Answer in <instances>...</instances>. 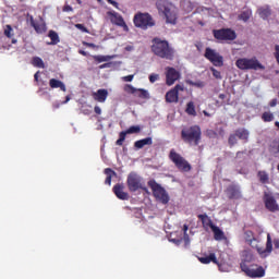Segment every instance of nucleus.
<instances>
[{"label": "nucleus", "mask_w": 279, "mask_h": 279, "mask_svg": "<svg viewBox=\"0 0 279 279\" xmlns=\"http://www.w3.org/2000/svg\"><path fill=\"white\" fill-rule=\"evenodd\" d=\"M69 101H71V96H66L65 101H63L62 104H69Z\"/></svg>", "instance_id": "57"}, {"label": "nucleus", "mask_w": 279, "mask_h": 279, "mask_svg": "<svg viewBox=\"0 0 279 279\" xmlns=\"http://www.w3.org/2000/svg\"><path fill=\"white\" fill-rule=\"evenodd\" d=\"M124 90H125V93H129V95H135V96L138 93V88H136L130 84L124 86Z\"/></svg>", "instance_id": "35"}, {"label": "nucleus", "mask_w": 279, "mask_h": 279, "mask_svg": "<svg viewBox=\"0 0 279 279\" xmlns=\"http://www.w3.org/2000/svg\"><path fill=\"white\" fill-rule=\"evenodd\" d=\"M141 132V126L133 125L130 126L126 131H123V133L128 136V134H138Z\"/></svg>", "instance_id": "33"}, {"label": "nucleus", "mask_w": 279, "mask_h": 279, "mask_svg": "<svg viewBox=\"0 0 279 279\" xmlns=\"http://www.w3.org/2000/svg\"><path fill=\"white\" fill-rule=\"evenodd\" d=\"M157 8L159 12L166 16V23H170V25H175V21H178V9L173 3L161 1L157 3Z\"/></svg>", "instance_id": "4"}, {"label": "nucleus", "mask_w": 279, "mask_h": 279, "mask_svg": "<svg viewBox=\"0 0 279 279\" xmlns=\"http://www.w3.org/2000/svg\"><path fill=\"white\" fill-rule=\"evenodd\" d=\"M34 29L37 32V34H43V32H45L47 28L46 26L41 23V24H36V23H32Z\"/></svg>", "instance_id": "38"}, {"label": "nucleus", "mask_w": 279, "mask_h": 279, "mask_svg": "<svg viewBox=\"0 0 279 279\" xmlns=\"http://www.w3.org/2000/svg\"><path fill=\"white\" fill-rule=\"evenodd\" d=\"M235 136H238L240 141L247 143V140L250 138V131H247V129H239L235 131Z\"/></svg>", "instance_id": "22"}, {"label": "nucleus", "mask_w": 279, "mask_h": 279, "mask_svg": "<svg viewBox=\"0 0 279 279\" xmlns=\"http://www.w3.org/2000/svg\"><path fill=\"white\" fill-rule=\"evenodd\" d=\"M244 239L247 243V245H251V247H254L257 250L259 256L262 258H267L269 254L274 251V242L271 241V234H267V242H266V247L263 248V246L258 245V240L254 238V233L252 231H246L244 233Z\"/></svg>", "instance_id": "1"}, {"label": "nucleus", "mask_w": 279, "mask_h": 279, "mask_svg": "<svg viewBox=\"0 0 279 279\" xmlns=\"http://www.w3.org/2000/svg\"><path fill=\"white\" fill-rule=\"evenodd\" d=\"M114 58H117V56H104V54H98V56H94V60H96V62H110V60H114Z\"/></svg>", "instance_id": "26"}, {"label": "nucleus", "mask_w": 279, "mask_h": 279, "mask_svg": "<svg viewBox=\"0 0 279 279\" xmlns=\"http://www.w3.org/2000/svg\"><path fill=\"white\" fill-rule=\"evenodd\" d=\"M172 243H175V245H180L182 243V240L172 239L170 240Z\"/></svg>", "instance_id": "54"}, {"label": "nucleus", "mask_w": 279, "mask_h": 279, "mask_svg": "<svg viewBox=\"0 0 279 279\" xmlns=\"http://www.w3.org/2000/svg\"><path fill=\"white\" fill-rule=\"evenodd\" d=\"M214 37L217 40H234L236 38V33L230 28L214 31Z\"/></svg>", "instance_id": "15"}, {"label": "nucleus", "mask_w": 279, "mask_h": 279, "mask_svg": "<svg viewBox=\"0 0 279 279\" xmlns=\"http://www.w3.org/2000/svg\"><path fill=\"white\" fill-rule=\"evenodd\" d=\"M182 138L187 143H194V145H198L199 140L202 138V130L199 126H192L187 130H183Z\"/></svg>", "instance_id": "7"}, {"label": "nucleus", "mask_w": 279, "mask_h": 279, "mask_svg": "<svg viewBox=\"0 0 279 279\" xmlns=\"http://www.w3.org/2000/svg\"><path fill=\"white\" fill-rule=\"evenodd\" d=\"M125 51H134V46H126Z\"/></svg>", "instance_id": "55"}, {"label": "nucleus", "mask_w": 279, "mask_h": 279, "mask_svg": "<svg viewBox=\"0 0 279 279\" xmlns=\"http://www.w3.org/2000/svg\"><path fill=\"white\" fill-rule=\"evenodd\" d=\"M16 43H17L16 39H12L13 45H16Z\"/></svg>", "instance_id": "63"}, {"label": "nucleus", "mask_w": 279, "mask_h": 279, "mask_svg": "<svg viewBox=\"0 0 279 279\" xmlns=\"http://www.w3.org/2000/svg\"><path fill=\"white\" fill-rule=\"evenodd\" d=\"M49 38L51 39V45H58V43H60V37L58 36V33L53 31L49 32Z\"/></svg>", "instance_id": "32"}, {"label": "nucleus", "mask_w": 279, "mask_h": 279, "mask_svg": "<svg viewBox=\"0 0 279 279\" xmlns=\"http://www.w3.org/2000/svg\"><path fill=\"white\" fill-rule=\"evenodd\" d=\"M125 133L121 132L120 133V138L116 142L117 145H123V142L125 141Z\"/></svg>", "instance_id": "43"}, {"label": "nucleus", "mask_w": 279, "mask_h": 279, "mask_svg": "<svg viewBox=\"0 0 279 279\" xmlns=\"http://www.w3.org/2000/svg\"><path fill=\"white\" fill-rule=\"evenodd\" d=\"M210 71L216 80H221V72L217 71L215 68H210Z\"/></svg>", "instance_id": "41"}, {"label": "nucleus", "mask_w": 279, "mask_h": 279, "mask_svg": "<svg viewBox=\"0 0 279 279\" xmlns=\"http://www.w3.org/2000/svg\"><path fill=\"white\" fill-rule=\"evenodd\" d=\"M191 86H196V88H204V86H206V84L202 81H197V82H190Z\"/></svg>", "instance_id": "40"}, {"label": "nucleus", "mask_w": 279, "mask_h": 279, "mask_svg": "<svg viewBox=\"0 0 279 279\" xmlns=\"http://www.w3.org/2000/svg\"><path fill=\"white\" fill-rule=\"evenodd\" d=\"M105 173L107 175L106 180H105V184H112V175H117V173L114 171H112V169L107 168L105 169Z\"/></svg>", "instance_id": "28"}, {"label": "nucleus", "mask_w": 279, "mask_h": 279, "mask_svg": "<svg viewBox=\"0 0 279 279\" xmlns=\"http://www.w3.org/2000/svg\"><path fill=\"white\" fill-rule=\"evenodd\" d=\"M65 10H66V12H69V11H71V10H73V8L66 7Z\"/></svg>", "instance_id": "62"}, {"label": "nucleus", "mask_w": 279, "mask_h": 279, "mask_svg": "<svg viewBox=\"0 0 279 279\" xmlns=\"http://www.w3.org/2000/svg\"><path fill=\"white\" fill-rule=\"evenodd\" d=\"M93 97L98 104H106V99H108V89H98L93 93Z\"/></svg>", "instance_id": "19"}, {"label": "nucleus", "mask_w": 279, "mask_h": 279, "mask_svg": "<svg viewBox=\"0 0 279 279\" xmlns=\"http://www.w3.org/2000/svg\"><path fill=\"white\" fill-rule=\"evenodd\" d=\"M38 75H40V71L36 72L34 77H35V82H38Z\"/></svg>", "instance_id": "56"}, {"label": "nucleus", "mask_w": 279, "mask_h": 279, "mask_svg": "<svg viewBox=\"0 0 279 279\" xmlns=\"http://www.w3.org/2000/svg\"><path fill=\"white\" fill-rule=\"evenodd\" d=\"M264 204L270 213H278L279 211V205L276 202V198L270 193L265 192L264 194Z\"/></svg>", "instance_id": "16"}, {"label": "nucleus", "mask_w": 279, "mask_h": 279, "mask_svg": "<svg viewBox=\"0 0 279 279\" xmlns=\"http://www.w3.org/2000/svg\"><path fill=\"white\" fill-rule=\"evenodd\" d=\"M49 86L50 88H60L63 93H66V85L64 82L58 80V78H51L49 81Z\"/></svg>", "instance_id": "20"}, {"label": "nucleus", "mask_w": 279, "mask_h": 279, "mask_svg": "<svg viewBox=\"0 0 279 279\" xmlns=\"http://www.w3.org/2000/svg\"><path fill=\"white\" fill-rule=\"evenodd\" d=\"M220 271H228V265L226 264H217Z\"/></svg>", "instance_id": "45"}, {"label": "nucleus", "mask_w": 279, "mask_h": 279, "mask_svg": "<svg viewBox=\"0 0 279 279\" xmlns=\"http://www.w3.org/2000/svg\"><path fill=\"white\" fill-rule=\"evenodd\" d=\"M235 66L241 71H265V65L254 58H241L235 61Z\"/></svg>", "instance_id": "5"}, {"label": "nucleus", "mask_w": 279, "mask_h": 279, "mask_svg": "<svg viewBox=\"0 0 279 279\" xmlns=\"http://www.w3.org/2000/svg\"><path fill=\"white\" fill-rule=\"evenodd\" d=\"M262 119L263 121H265L266 123H269L271 121H274V113H271V111H265L262 114Z\"/></svg>", "instance_id": "34"}, {"label": "nucleus", "mask_w": 279, "mask_h": 279, "mask_svg": "<svg viewBox=\"0 0 279 279\" xmlns=\"http://www.w3.org/2000/svg\"><path fill=\"white\" fill-rule=\"evenodd\" d=\"M198 260L203 265H208L209 263H215V265H219V262L217 260V256L215 255V253H210L209 256L199 257Z\"/></svg>", "instance_id": "21"}, {"label": "nucleus", "mask_w": 279, "mask_h": 279, "mask_svg": "<svg viewBox=\"0 0 279 279\" xmlns=\"http://www.w3.org/2000/svg\"><path fill=\"white\" fill-rule=\"evenodd\" d=\"M242 263L240 265L242 271L250 276V278H263L265 276V269L258 266H248L247 263H252L254 260V255H252L248 251H244L242 254Z\"/></svg>", "instance_id": "2"}, {"label": "nucleus", "mask_w": 279, "mask_h": 279, "mask_svg": "<svg viewBox=\"0 0 279 279\" xmlns=\"http://www.w3.org/2000/svg\"><path fill=\"white\" fill-rule=\"evenodd\" d=\"M81 56H86V51L80 50Z\"/></svg>", "instance_id": "60"}, {"label": "nucleus", "mask_w": 279, "mask_h": 279, "mask_svg": "<svg viewBox=\"0 0 279 279\" xmlns=\"http://www.w3.org/2000/svg\"><path fill=\"white\" fill-rule=\"evenodd\" d=\"M4 36H7V38H12V36H14V29L10 24L4 26Z\"/></svg>", "instance_id": "37"}, {"label": "nucleus", "mask_w": 279, "mask_h": 279, "mask_svg": "<svg viewBox=\"0 0 279 279\" xmlns=\"http://www.w3.org/2000/svg\"><path fill=\"white\" fill-rule=\"evenodd\" d=\"M135 27H141V29H147V27H154V20L148 13H138L134 16Z\"/></svg>", "instance_id": "9"}, {"label": "nucleus", "mask_w": 279, "mask_h": 279, "mask_svg": "<svg viewBox=\"0 0 279 279\" xmlns=\"http://www.w3.org/2000/svg\"><path fill=\"white\" fill-rule=\"evenodd\" d=\"M76 29H80L84 34H88V28H86L83 24H75Z\"/></svg>", "instance_id": "44"}, {"label": "nucleus", "mask_w": 279, "mask_h": 279, "mask_svg": "<svg viewBox=\"0 0 279 279\" xmlns=\"http://www.w3.org/2000/svg\"><path fill=\"white\" fill-rule=\"evenodd\" d=\"M199 217L205 228H211V231L214 232V239L216 241H223V239H226V234L221 231V229H219V227L213 223V220H210L208 216H199Z\"/></svg>", "instance_id": "10"}, {"label": "nucleus", "mask_w": 279, "mask_h": 279, "mask_svg": "<svg viewBox=\"0 0 279 279\" xmlns=\"http://www.w3.org/2000/svg\"><path fill=\"white\" fill-rule=\"evenodd\" d=\"M228 193L230 197H233L234 199H239L241 197V191L236 186H230L228 189Z\"/></svg>", "instance_id": "25"}, {"label": "nucleus", "mask_w": 279, "mask_h": 279, "mask_svg": "<svg viewBox=\"0 0 279 279\" xmlns=\"http://www.w3.org/2000/svg\"><path fill=\"white\" fill-rule=\"evenodd\" d=\"M270 108H276V106H278V99L274 98L270 102H269Z\"/></svg>", "instance_id": "48"}, {"label": "nucleus", "mask_w": 279, "mask_h": 279, "mask_svg": "<svg viewBox=\"0 0 279 279\" xmlns=\"http://www.w3.org/2000/svg\"><path fill=\"white\" fill-rule=\"evenodd\" d=\"M126 184L131 193H136V191H141V189L145 191V186H143V178L135 172H131L128 175Z\"/></svg>", "instance_id": "8"}, {"label": "nucleus", "mask_w": 279, "mask_h": 279, "mask_svg": "<svg viewBox=\"0 0 279 279\" xmlns=\"http://www.w3.org/2000/svg\"><path fill=\"white\" fill-rule=\"evenodd\" d=\"M258 178L263 184H267V182H269V174H267L265 171H259Z\"/></svg>", "instance_id": "36"}, {"label": "nucleus", "mask_w": 279, "mask_h": 279, "mask_svg": "<svg viewBox=\"0 0 279 279\" xmlns=\"http://www.w3.org/2000/svg\"><path fill=\"white\" fill-rule=\"evenodd\" d=\"M148 186L151 189L154 197H156L158 202H161V204H169V194L165 187H161V185L154 180L148 182Z\"/></svg>", "instance_id": "6"}, {"label": "nucleus", "mask_w": 279, "mask_h": 279, "mask_svg": "<svg viewBox=\"0 0 279 279\" xmlns=\"http://www.w3.org/2000/svg\"><path fill=\"white\" fill-rule=\"evenodd\" d=\"M205 58L214 64V66H223V57L215 49L206 48Z\"/></svg>", "instance_id": "12"}, {"label": "nucleus", "mask_w": 279, "mask_h": 279, "mask_svg": "<svg viewBox=\"0 0 279 279\" xmlns=\"http://www.w3.org/2000/svg\"><path fill=\"white\" fill-rule=\"evenodd\" d=\"M203 114H204L205 117H210V113H208V111H206V110L203 111Z\"/></svg>", "instance_id": "59"}, {"label": "nucleus", "mask_w": 279, "mask_h": 279, "mask_svg": "<svg viewBox=\"0 0 279 279\" xmlns=\"http://www.w3.org/2000/svg\"><path fill=\"white\" fill-rule=\"evenodd\" d=\"M107 16L113 25H118V27H123L124 32H130V28L128 27V24H125V21L123 20V16H121V14L117 13L116 11H109L107 12Z\"/></svg>", "instance_id": "14"}, {"label": "nucleus", "mask_w": 279, "mask_h": 279, "mask_svg": "<svg viewBox=\"0 0 279 279\" xmlns=\"http://www.w3.org/2000/svg\"><path fill=\"white\" fill-rule=\"evenodd\" d=\"M85 47H92L93 49H96V45L95 44H90V43H84Z\"/></svg>", "instance_id": "51"}, {"label": "nucleus", "mask_w": 279, "mask_h": 279, "mask_svg": "<svg viewBox=\"0 0 279 279\" xmlns=\"http://www.w3.org/2000/svg\"><path fill=\"white\" fill-rule=\"evenodd\" d=\"M110 63H104L101 65H99V69H109Z\"/></svg>", "instance_id": "53"}, {"label": "nucleus", "mask_w": 279, "mask_h": 279, "mask_svg": "<svg viewBox=\"0 0 279 279\" xmlns=\"http://www.w3.org/2000/svg\"><path fill=\"white\" fill-rule=\"evenodd\" d=\"M153 143L154 141L151 140V137H146V138L136 141L134 145L137 149H143L145 145H151Z\"/></svg>", "instance_id": "23"}, {"label": "nucleus", "mask_w": 279, "mask_h": 279, "mask_svg": "<svg viewBox=\"0 0 279 279\" xmlns=\"http://www.w3.org/2000/svg\"><path fill=\"white\" fill-rule=\"evenodd\" d=\"M185 112H187L191 117H196L197 111H195V104H193V101L187 104Z\"/></svg>", "instance_id": "31"}, {"label": "nucleus", "mask_w": 279, "mask_h": 279, "mask_svg": "<svg viewBox=\"0 0 279 279\" xmlns=\"http://www.w3.org/2000/svg\"><path fill=\"white\" fill-rule=\"evenodd\" d=\"M135 97H140L141 99H149V92L143 88L137 89Z\"/></svg>", "instance_id": "29"}, {"label": "nucleus", "mask_w": 279, "mask_h": 279, "mask_svg": "<svg viewBox=\"0 0 279 279\" xmlns=\"http://www.w3.org/2000/svg\"><path fill=\"white\" fill-rule=\"evenodd\" d=\"M219 98H220V99H226V96H225L223 94H220V95H219Z\"/></svg>", "instance_id": "61"}, {"label": "nucleus", "mask_w": 279, "mask_h": 279, "mask_svg": "<svg viewBox=\"0 0 279 279\" xmlns=\"http://www.w3.org/2000/svg\"><path fill=\"white\" fill-rule=\"evenodd\" d=\"M251 16H252V10H245L244 12H242L239 15V20L244 21V23H245V22L250 21Z\"/></svg>", "instance_id": "30"}, {"label": "nucleus", "mask_w": 279, "mask_h": 279, "mask_svg": "<svg viewBox=\"0 0 279 279\" xmlns=\"http://www.w3.org/2000/svg\"><path fill=\"white\" fill-rule=\"evenodd\" d=\"M277 197H279V193L277 194Z\"/></svg>", "instance_id": "64"}, {"label": "nucleus", "mask_w": 279, "mask_h": 279, "mask_svg": "<svg viewBox=\"0 0 279 279\" xmlns=\"http://www.w3.org/2000/svg\"><path fill=\"white\" fill-rule=\"evenodd\" d=\"M151 50L155 56H158L159 58H165L166 60H171L173 58V49L169 47V43L167 40L155 38L153 40Z\"/></svg>", "instance_id": "3"}, {"label": "nucleus", "mask_w": 279, "mask_h": 279, "mask_svg": "<svg viewBox=\"0 0 279 279\" xmlns=\"http://www.w3.org/2000/svg\"><path fill=\"white\" fill-rule=\"evenodd\" d=\"M258 14L260 16V19H269V16H271V9H269V7H263L258 9Z\"/></svg>", "instance_id": "24"}, {"label": "nucleus", "mask_w": 279, "mask_h": 279, "mask_svg": "<svg viewBox=\"0 0 279 279\" xmlns=\"http://www.w3.org/2000/svg\"><path fill=\"white\" fill-rule=\"evenodd\" d=\"M170 160H172L175 167H178V169L181 171H191V165H189V161L182 158L180 154L175 153L174 149L170 150Z\"/></svg>", "instance_id": "11"}, {"label": "nucleus", "mask_w": 279, "mask_h": 279, "mask_svg": "<svg viewBox=\"0 0 279 279\" xmlns=\"http://www.w3.org/2000/svg\"><path fill=\"white\" fill-rule=\"evenodd\" d=\"M108 3H110V5H113V8H117V10H119V2L114 1V0H107Z\"/></svg>", "instance_id": "47"}, {"label": "nucleus", "mask_w": 279, "mask_h": 279, "mask_svg": "<svg viewBox=\"0 0 279 279\" xmlns=\"http://www.w3.org/2000/svg\"><path fill=\"white\" fill-rule=\"evenodd\" d=\"M180 93H184V85L179 84V85H175L174 88L170 89L166 94V101L168 104H178Z\"/></svg>", "instance_id": "13"}, {"label": "nucleus", "mask_w": 279, "mask_h": 279, "mask_svg": "<svg viewBox=\"0 0 279 279\" xmlns=\"http://www.w3.org/2000/svg\"><path fill=\"white\" fill-rule=\"evenodd\" d=\"M159 80H160V75H158V74H150L149 75L150 84H154L155 82H158Z\"/></svg>", "instance_id": "42"}, {"label": "nucleus", "mask_w": 279, "mask_h": 279, "mask_svg": "<svg viewBox=\"0 0 279 279\" xmlns=\"http://www.w3.org/2000/svg\"><path fill=\"white\" fill-rule=\"evenodd\" d=\"M183 230H184V234H186V232H189V226L184 225Z\"/></svg>", "instance_id": "58"}, {"label": "nucleus", "mask_w": 279, "mask_h": 279, "mask_svg": "<svg viewBox=\"0 0 279 279\" xmlns=\"http://www.w3.org/2000/svg\"><path fill=\"white\" fill-rule=\"evenodd\" d=\"M183 241H185V245H190L191 244V240L189 239V234L187 233H184Z\"/></svg>", "instance_id": "49"}, {"label": "nucleus", "mask_w": 279, "mask_h": 279, "mask_svg": "<svg viewBox=\"0 0 279 279\" xmlns=\"http://www.w3.org/2000/svg\"><path fill=\"white\" fill-rule=\"evenodd\" d=\"M239 138V136H236V133L235 134H233V135H230V137H229V144L230 145H236V143H238V140Z\"/></svg>", "instance_id": "39"}, {"label": "nucleus", "mask_w": 279, "mask_h": 279, "mask_svg": "<svg viewBox=\"0 0 279 279\" xmlns=\"http://www.w3.org/2000/svg\"><path fill=\"white\" fill-rule=\"evenodd\" d=\"M32 64L36 69H45V61H43V59L40 57H34L32 59Z\"/></svg>", "instance_id": "27"}, {"label": "nucleus", "mask_w": 279, "mask_h": 279, "mask_svg": "<svg viewBox=\"0 0 279 279\" xmlns=\"http://www.w3.org/2000/svg\"><path fill=\"white\" fill-rule=\"evenodd\" d=\"M125 186L123 184H116L113 186V193L118 197V199L126 201L130 199V194L124 191Z\"/></svg>", "instance_id": "18"}, {"label": "nucleus", "mask_w": 279, "mask_h": 279, "mask_svg": "<svg viewBox=\"0 0 279 279\" xmlns=\"http://www.w3.org/2000/svg\"><path fill=\"white\" fill-rule=\"evenodd\" d=\"M94 112H96V114H101V107L96 106V107L94 108Z\"/></svg>", "instance_id": "50"}, {"label": "nucleus", "mask_w": 279, "mask_h": 279, "mask_svg": "<svg viewBox=\"0 0 279 279\" xmlns=\"http://www.w3.org/2000/svg\"><path fill=\"white\" fill-rule=\"evenodd\" d=\"M178 80H180V72L173 68H166V84L173 86Z\"/></svg>", "instance_id": "17"}, {"label": "nucleus", "mask_w": 279, "mask_h": 279, "mask_svg": "<svg viewBox=\"0 0 279 279\" xmlns=\"http://www.w3.org/2000/svg\"><path fill=\"white\" fill-rule=\"evenodd\" d=\"M123 82H132L134 80V75H128L122 77Z\"/></svg>", "instance_id": "46"}, {"label": "nucleus", "mask_w": 279, "mask_h": 279, "mask_svg": "<svg viewBox=\"0 0 279 279\" xmlns=\"http://www.w3.org/2000/svg\"><path fill=\"white\" fill-rule=\"evenodd\" d=\"M274 245H275L276 250H279V239L274 240Z\"/></svg>", "instance_id": "52"}]
</instances>
